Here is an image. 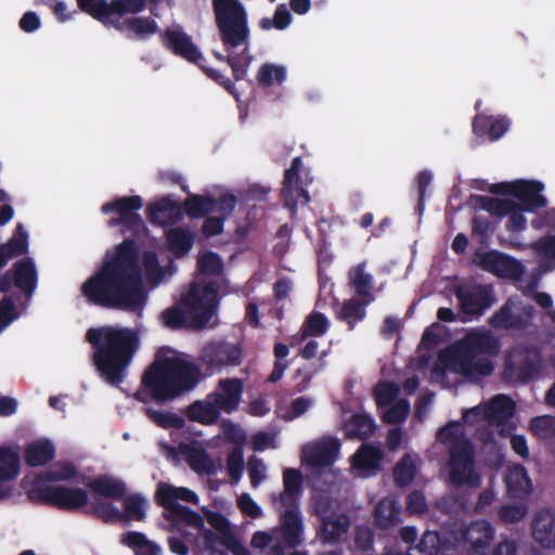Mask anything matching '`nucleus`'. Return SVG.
<instances>
[{
	"label": "nucleus",
	"instance_id": "1",
	"mask_svg": "<svg viewBox=\"0 0 555 555\" xmlns=\"http://www.w3.org/2000/svg\"><path fill=\"white\" fill-rule=\"evenodd\" d=\"M82 293L105 307L129 311L141 309L145 295L133 243L124 242L114 254H108L100 272L85 282Z\"/></svg>",
	"mask_w": 555,
	"mask_h": 555
},
{
	"label": "nucleus",
	"instance_id": "2",
	"mask_svg": "<svg viewBox=\"0 0 555 555\" xmlns=\"http://www.w3.org/2000/svg\"><path fill=\"white\" fill-rule=\"evenodd\" d=\"M87 340L95 346V364L111 384L121 382L138 345L135 333L129 328L104 326L90 328Z\"/></svg>",
	"mask_w": 555,
	"mask_h": 555
},
{
	"label": "nucleus",
	"instance_id": "3",
	"mask_svg": "<svg viewBox=\"0 0 555 555\" xmlns=\"http://www.w3.org/2000/svg\"><path fill=\"white\" fill-rule=\"evenodd\" d=\"M199 371L175 351L158 354L155 363L144 374L143 383L158 400L173 398L195 386Z\"/></svg>",
	"mask_w": 555,
	"mask_h": 555
},
{
	"label": "nucleus",
	"instance_id": "4",
	"mask_svg": "<svg viewBox=\"0 0 555 555\" xmlns=\"http://www.w3.org/2000/svg\"><path fill=\"white\" fill-rule=\"evenodd\" d=\"M217 307L215 284L196 281L176 308L163 313L164 323L177 328L184 324L203 327L209 322Z\"/></svg>",
	"mask_w": 555,
	"mask_h": 555
},
{
	"label": "nucleus",
	"instance_id": "5",
	"mask_svg": "<svg viewBox=\"0 0 555 555\" xmlns=\"http://www.w3.org/2000/svg\"><path fill=\"white\" fill-rule=\"evenodd\" d=\"M155 498L157 503L164 507V516L175 526L184 524L193 528H203V517L181 504V502L197 504L198 496L194 491L185 487L159 482Z\"/></svg>",
	"mask_w": 555,
	"mask_h": 555
},
{
	"label": "nucleus",
	"instance_id": "6",
	"mask_svg": "<svg viewBox=\"0 0 555 555\" xmlns=\"http://www.w3.org/2000/svg\"><path fill=\"white\" fill-rule=\"evenodd\" d=\"M204 514L208 524L217 531V533H214L205 528V524L203 528H196L199 538L203 540L204 548L209 555H227L228 551L233 555H250L225 516L209 509H205Z\"/></svg>",
	"mask_w": 555,
	"mask_h": 555
},
{
	"label": "nucleus",
	"instance_id": "7",
	"mask_svg": "<svg viewBox=\"0 0 555 555\" xmlns=\"http://www.w3.org/2000/svg\"><path fill=\"white\" fill-rule=\"evenodd\" d=\"M216 21L225 47L246 46L248 28L246 13L238 0H212Z\"/></svg>",
	"mask_w": 555,
	"mask_h": 555
},
{
	"label": "nucleus",
	"instance_id": "8",
	"mask_svg": "<svg viewBox=\"0 0 555 555\" xmlns=\"http://www.w3.org/2000/svg\"><path fill=\"white\" fill-rule=\"evenodd\" d=\"M448 468V479L453 487H480L481 477L476 470L475 448L470 440H461L449 447Z\"/></svg>",
	"mask_w": 555,
	"mask_h": 555
},
{
	"label": "nucleus",
	"instance_id": "9",
	"mask_svg": "<svg viewBox=\"0 0 555 555\" xmlns=\"http://www.w3.org/2000/svg\"><path fill=\"white\" fill-rule=\"evenodd\" d=\"M542 369V356L534 347H517L505 359L503 378L505 382L527 384L537 377Z\"/></svg>",
	"mask_w": 555,
	"mask_h": 555
},
{
	"label": "nucleus",
	"instance_id": "10",
	"mask_svg": "<svg viewBox=\"0 0 555 555\" xmlns=\"http://www.w3.org/2000/svg\"><path fill=\"white\" fill-rule=\"evenodd\" d=\"M461 310L466 315L480 317L495 301L491 284H463L455 291Z\"/></svg>",
	"mask_w": 555,
	"mask_h": 555
},
{
	"label": "nucleus",
	"instance_id": "11",
	"mask_svg": "<svg viewBox=\"0 0 555 555\" xmlns=\"http://www.w3.org/2000/svg\"><path fill=\"white\" fill-rule=\"evenodd\" d=\"M474 261L482 270L504 279L517 280L524 273V267L516 258L495 249L477 251Z\"/></svg>",
	"mask_w": 555,
	"mask_h": 555
},
{
	"label": "nucleus",
	"instance_id": "12",
	"mask_svg": "<svg viewBox=\"0 0 555 555\" xmlns=\"http://www.w3.org/2000/svg\"><path fill=\"white\" fill-rule=\"evenodd\" d=\"M208 442L190 440L181 442L178 453L189 467L198 475H214L220 468V461H215L207 451Z\"/></svg>",
	"mask_w": 555,
	"mask_h": 555
},
{
	"label": "nucleus",
	"instance_id": "13",
	"mask_svg": "<svg viewBox=\"0 0 555 555\" xmlns=\"http://www.w3.org/2000/svg\"><path fill=\"white\" fill-rule=\"evenodd\" d=\"M302 160L300 156L292 160V165L285 170L281 194L284 197V206L295 216L298 204L305 205L310 201L308 191L304 188L300 171Z\"/></svg>",
	"mask_w": 555,
	"mask_h": 555
},
{
	"label": "nucleus",
	"instance_id": "14",
	"mask_svg": "<svg viewBox=\"0 0 555 555\" xmlns=\"http://www.w3.org/2000/svg\"><path fill=\"white\" fill-rule=\"evenodd\" d=\"M516 411L515 401L506 395H496L483 409V418L499 428L502 436L509 435L515 425L511 422Z\"/></svg>",
	"mask_w": 555,
	"mask_h": 555
},
{
	"label": "nucleus",
	"instance_id": "15",
	"mask_svg": "<svg viewBox=\"0 0 555 555\" xmlns=\"http://www.w3.org/2000/svg\"><path fill=\"white\" fill-rule=\"evenodd\" d=\"M499 351L500 343L493 335L488 332H473L459 344L455 359L493 357Z\"/></svg>",
	"mask_w": 555,
	"mask_h": 555
},
{
	"label": "nucleus",
	"instance_id": "16",
	"mask_svg": "<svg viewBox=\"0 0 555 555\" xmlns=\"http://www.w3.org/2000/svg\"><path fill=\"white\" fill-rule=\"evenodd\" d=\"M340 450V442L336 438H328L306 446L301 451V461L311 468H326L334 464Z\"/></svg>",
	"mask_w": 555,
	"mask_h": 555
},
{
	"label": "nucleus",
	"instance_id": "17",
	"mask_svg": "<svg viewBox=\"0 0 555 555\" xmlns=\"http://www.w3.org/2000/svg\"><path fill=\"white\" fill-rule=\"evenodd\" d=\"M42 498L48 503L56 505L63 509H78L87 505L88 493L80 488L52 486L42 491Z\"/></svg>",
	"mask_w": 555,
	"mask_h": 555
},
{
	"label": "nucleus",
	"instance_id": "18",
	"mask_svg": "<svg viewBox=\"0 0 555 555\" xmlns=\"http://www.w3.org/2000/svg\"><path fill=\"white\" fill-rule=\"evenodd\" d=\"M236 204L233 195L224 194L219 199L203 196H191L185 202V211L193 218H198L208 212H220L227 216L232 212Z\"/></svg>",
	"mask_w": 555,
	"mask_h": 555
},
{
	"label": "nucleus",
	"instance_id": "19",
	"mask_svg": "<svg viewBox=\"0 0 555 555\" xmlns=\"http://www.w3.org/2000/svg\"><path fill=\"white\" fill-rule=\"evenodd\" d=\"M142 207V199L139 196L122 197L113 203H106L102 206L104 214L117 211L118 219H112L109 225L124 224L127 228H137L141 225V219L137 211Z\"/></svg>",
	"mask_w": 555,
	"mask_h": 555
},
{
	"label": "nucleus",
	"instance_id": "20",
	"mask_svg": "<svg viewBox=\"0 0 555 555\" xmlns=\"http://www.w3.org/2000/svg\"><path fill=\"white\" fill-rule=\"evenodd\" d=\"M243 391V385L237 378L221 379L215 391L209 397L215 401L219 411L232 413L238 406Z\"/></svg>",
	"mask_w": 555,
	"mask_h": 555
},
{
	"label": "nucleus",
	"instance_id": "21",
	"mask_svg": "<svg viewBox=\"0 0 555 555\" xmlns=\"http://www.w3.org/2000/svg\"><path fill=\"white\" fill-rule=\"evenodd\" d=\"M544 184L537 180H516L514 197L525 211L533 212L546 206V198L541 195Z\"/></svg>",
	"mask_w": 555,
	"mask_h": 555
},
{
	"label": "nucleus",
	"instance_id": "22",
	"mask_svg": "<svg viewBox=\"0 0 555 555\" xmlns=\"http://www.w3.org/2000/svg\"><path fill=\"white\" fill-rule=\"evenodd\" d=\"M280 535L289 547H297L304 542V524L297 506H292L280 515Z\"/></svg>",
	"mask_w": 555,
	"mask_h": 555
},
{
	"label": "nucleus",
	"instance_id": "23",
	"mask_svg": "<svg viewBox=\"0 0 555 555\" xmlns=\"http://www.w3.org/2000/svg\"><path fill=\"white\" fill-rule=\"evenodd\" d=\"M165 44L173 53L190 62L199 64V61L203 59L201 52L192 42L191 37L180 27H172L165 33Z\"/></svg>",
	"mask_w": 555,
	"mask_h": 555
},
{
	"label": "nucleus",
	"instance_id": "24",
	"mask_svg": "<svg viewBox=\"0 0 555 555\" xmlns=\"http://www.w3.org/2000/svg\"><path fill=\"white\" fill-rule=\"evenodd\" d=\"M532 538L544 548H555V512L542 509L535 514Z\"/></svg>",
	"mask_w": 555,
	"mask_h": 555
},
{
	"label": "nucleus",
	"instance_id": "25",
	"mask_svg": "<svg viewBox=\"0 0 555 555\" xmlns=\"http://www.w3.org/2000/svg\"><path fill=\"white\" fill-rule=\"evenodd\" d=\"M204 361L210 366L236 365L241 360V350L230 344H210L203 351Z\"/></svg>",
	"mask_w": 555,
	"mask_h": 555
},
{
	"label": "nucleus",
	"instance_id": "26",
	"mask_svg": "<svg viewBox=\"0 0 555 555\" xmlns=\"http://www.w3.org/2000/svg\"><path fill=\"white\" fill-rule=\"evenodd\" d=\"M401 522V506L391 496L382 499L374 508V524L377 528L387 530Z\"/></svg>",
	"mask_w": 555,
	"mask_h": 555
},
{
	"label": "nucleus",
	"instance_id": "27",
	"mask_svg": "<svg viewBox=\"0 0 555 555\" xmlns=\"http://www.w3.org/2000/svg\"><path fill=\"white\" fill-rule=\"evenodd\" d=\"M505 483L508 495L513 499H524L532 491L531 480L522 465H515L508 468Z\"/></svg>",
	"mask_w": 555,
	"mask_h": 555
},
{
	"label": "nucleus",
	"instance_id": "28",
	"mask_svg": "<svg viewBox=\"0 0 555 555\" xmlns=\"http://www.w3.org/2000/svg\"><path fill=\"white\" fill-rule=\"evenodd\" d=\"M493 537L494 530L486 520L470 524L464 533V540L470 544L472 551L478 555L483 554Z\"/></svg>",
	"mask_w": 555,
	"mask_h": 555
},
{
	"label": "nucleus",
	"instance_id": "29",
	"mask_svg": "<svg viewBox=\"0 0 555 555\" xmlns=\"http://www.w3.org/2000/svg\"><path fill=\"white\" fill-rule=\"evenodd\" d=\"M185 414L190 421L202 425H211L220 416V411L215 401L207 395L203 400H196L185 409Z\"/></svg>",
	"mask_w": 555,
	"mask_h": 555
},
{
	"label": "nucleus",
	"instance_id": "30",
	"mask_svg": "<svg viewBox=\"0 0 555 555\" xmlns=\"http://www.w3.org/2000/svg\"><path fill=\"white\" fill-rule=\"evenodd\" d=\"M456 371L468 379H478L489 376L494 371L493 362L489 357L455 359Z\"/></svg>",
	"mask_w": 555,
	"mask_h": 555
},
{
	"label": "nucleus",
	"instance_id": "31",
	"mask_svg": "<svg viewBox=\"0 0 555 555\" xmlns=\"http://www.w3.org/2000/svg\"><path fill=\"white\" fill-rule=\"evenodd\" d=\"M349 526V518L344 514L322 517L318 537L323 543H336L343 534L347 533Z\"/></svg>",
	"mask_w": 555,
	"mask_h": 555
},
{
	"label": "nucleus",
	"instance_id": "32",
	"mask_svg": "<svg viewBox=\"0 0 555 555\" xmlns=\"http://www.w3.org/2000/svg\"><path fill=\"white\" fill-rule=\"evenodd\" d=\"M79 8L102 21L103 23H113L111 16L114 14L121 15L125 11L120 1H112L106 3L104 0H77Z\"/></svg>",
	"mask_w": 555,
	"mask_h": 555
},
{
	"label": "nucleus",
	"instance_id": "33",
	"mask_svg": "<svg viewBox=\"0 0 555 555\" xmlns=\"http://www.w3.org/2000/svg\"><path fill=\"white\" fill-rule=\"evenodd\" d=\"M349 283L354 289L356 294L370 304L373 300V276L365 272V262H361L349 270Z\"/></svg>",
	"mask_w": 555,
	"mask_h": 555
},
{
	"label": "nucleus",
	"instance_id": "34",
	"mask_svg": "<svg viewBox=\"0 0 555 555\" xmlns=\"http://www.w3.org/2000/svg\"><path fill=\"white\" fill-rule=\"evenodd\" d=\"M14 284L28 297L31 296L37 285V272L31 260L23 259L15 263Z\"/></svg>",
	"mask_w": 555,
	"mask_h": 555
},
{
	"label": "nucleus",
	"instance_id": "35",
	"mask_svg": "<svg viewBox=\"0 0 555 555\" xmlns=\"http://www.w3.org/2000/svg\"><path fill=\"white\" fill-rule=\"evenodd\" d=\"M375 431L374 420L366 414H354L345 423V433L347 438L365 440Z\"/></svg>",
	"mask_w": 555,
	"mask_h": 555
},
{
	"label": "nucleus",
	"instance_id": "36",
	"mask_svg": "<svg viewBox=\"0 0 555 555\" xmlns=\"http://www.w3.org/2000/svg\"><path fill=\"white\" fill-rule=\"evenodd\" d=\"M383 459L382 451L372 444H362L352 455L351 464L359 470L378 469Z\"/></svg>",
	"mask_w": 555,
	"mask_h": 555
},
{
	"label": "nucleus",
	"instance_id": "37",
	"mask_svg": "<svg viewBox=\"0 0 555 555\" xmlns=\"http://www.w3.org/2000/svg\"><path fill=\"white\" fill-rule=\"evenodd\" d=\"M54 446L47 439L36 440L25 449V461L30 466H41L54 456Z\"/></svg>",
	"mask_w": 555,
	"mask_h": 555
},
{
	"label": "nucleus",
	"instance_id": "38",
	"mask_svg": "<svg viewBox=\"0 0 555 555\" xmlns=\"http://www.w3.org/2000/svg\"><path fill=\"white\" fill-rule=\"evenodd\" d=\"M120 541L132 548L135 555H163V547L143 533L130 531L125 533Z\"/></svg>",
	"mask_w": 555,
	"mask_h": 555
},
{
	"label": "nucleus",
	"instance_id": "39",
	"mask_svg": "<svg viewBox=\"0 0 555 555\" xmlns=\"http://www.w3.org/2000/svg\"><path fill=\"white\" fill-rule=\"evenodd\" d=\"M89 487L93 492L113 500L120 499L126 492L125 483L112 476L98 477L89 483Z\"/></svg>",
	"mask_w": 555,
	"mask_h": 555
},
{
	"label": "nucleus",
	"instance_id": "40",
	"mask_svg": "<svg viewBox=\"0 0 555 555\" xmlns=\"http://www.w3.org/2000/svg\"><path fill=\"white\" fill-rule=\"evenodd\" d=\"M284 491L280 493V503L286 505L294 504L297 496L301 493L302 475L298 469L286 468L283 473Z\"/></svg>",
	"mask_w": 555,
	"mask_h": 555
},
{
	"label": "nucleus",
	"instance_id": "41",
	"mask_svg": "<svg viewBox=\"0 0 555 555\" xmlns=\"http://www.w3.org/2000/svg\"><path fill=\"white\" fill-rule=\"evenodd\" d=\"M366 305L367 304H365V300L361 302L356 298L348 299L343 304L340 310L337 313V318L340 321L347 323L348 328L352 331L357 323L364 320L366 315Z\"/></svg>",
	"mask_w": 555,
	"mask_h": 555
},
{
	"label": "nucleus",
	"instance_id": "42",
	"mask_svg": "<svg viewBox=\"0 0 555 555\" xmlns=\"http://www.w3.org/2000/svg\"><path fill=\"white\" fill-rule=\"evenodd\" d=\"M20 455L11 448L0 447V482L15 479L20 473Z\"/></svg>",
	"mask_w": 555,
	"mask_h": 555
},
{
	"label": "nucleus",
	"instance_id": "43",
	"mask_svg": "<svg viewBox=\"0 0 555 555\" xmlns=\"http://www.w3.org/2000/svg\"><path fill=\"white\" fill-rule=\"evenodd\" d=\"M27 245V233L23 225L18 224L13 237L0 247V268L4 267L9 259L25 253Z\"/></svg>",
	"mask_w": 555,
	"mask_h": 555
},
{
	"label": "nucleus",
	"instance_id": "44",
	"mask_svg": "<svg viewBox=\"0 0 555 555\" xmlns=\"http://www.w3.org/2000/svg\"><path fill=\"white\" fill-rule=\"evenodd\" d=\"M328 328L330 321L325 314L319 311H312L301 325V339H306L308 337H321L328 331Z\"/></svg>",
	"mask_w": 555,
	"mask_h": 555
},
{
	"label": "nucleus",
	"instance_id": "45",
	"mask_svg": "<svg viewBox=\"0 0 555 555\" xmlns=\"http://www.w3.org/2000/svg\"><path fill=\"white\" fill-rule=\"evenodd\" d=\"M250 546L259 555H278V533L270 531H256L250 539Z\"/></svg>",
	"mask_w": 555,
	"mask_h": 555
},
{
	"label": "nucleus",
	"instance_id": "46",
	"mask_svg": "<svg viewBox=\"0 0 555 555\" xmlns=\"http://www.w3.org/2000/svg\"><path fill=\"white\" fill-rule=\"evenodd\" d=\"M178 206L169 198L160 201L149 206V215L153 222L165 224L175 220L178 215Z\"/></svg>",
	"mask_w": 555,
	"mask_h": 555
},
{
	"label": "nucleus",
	"instance_id": "47",
	"mask_svg": "<svg viewBox=\"0 0 555 555\" xmlns=\"http://www.w3.org/2000/svg\"><path fill=\"white\" fill-rule=\"evenodd\" d=\"M490 325L495 330H511L521 327V318L515 315L509 306H502L490 319Z\"/></svg>",
	"mask_w": 555,
	"mask_h": 555
},
{
	"label": "nucleus",
	"instance_id": "48",
	"mask_svg": "<svg viewBox=\"0 0 555 555\" xmlns=\"http://www.w3.org/2000/svg\"><path fill=\"white\" fill-rule=\"evenodd\" d=\"M440 542L437 531H426L416 545L408 546V551L413 552L414 555H438Z\"/></svg>",
	"mask_w": 555,
	"mask_h": 555
},
{
	"label": "nucleus",
	"instance_id": "49",
	"mask_svg": "<svg viewBox=\"0 0 555 555\" xmlns=\"http://www.w3.org/2000/svg\"><path fill=\"white\" fill-rule=\"evenodd\" d=\"M168 245L177 256L185 255L193 244V237L186 230L172 229L167 234Z\"/></svg>",
	"mask_w": 555,
	"mask_h": 555
},
{
	"label": "nucleus",
	"instance_id": "50",
	"mask_svg": "<svg viewBox=\"0 0 555 555\" xmlns=\"http://www.w3.org/2000/svg\"><path fill=\"white\" fill-rule=\"evenodd\" d=\"M125 512L122 522L141 521L145 517L146 501L139 495H129L124 500Z\"/></svg>",
	"mask_w": 555,
	"mask_h": 555
},
{
	"label": "nucleus",
	"instance_id": "51",
	"mask_svg": "<svg viewBox=\"0 0 555 555\" xmlns=\"http://www.w3.org/2000/svg\"><path fill=\"white\" fill-rule=\"evenodd\" d=\"M416 467L409 455H404L395 466L393 477L398 486H408L414 479Z\"/></svg>",
	"mask_w": 555,
	"mask_h": 555
},
{
	"label": "nucleus",
	"instance_id": "52",
	"mask_svg": "<svg viewBox=\"0 0 555 555\" xmlns=\"http://www.w3.org/2000/svg\"><path fill=\"white\" fill-rule=\"evenodd\" d=\"M530 430L541 439L555 437V417L551 415L533 417L530 421Z\"/></svg>",
	"mask_w": 555,
	"mask_h": 555
},
{
	"label": "nucleus",
	"instance_id": "53",
	"mask_svg": "<svg viewBox=\"0 0 555 555\" xmlns=\"http://www.w3.org/2000/svg\"><path fill=\"white\" fill-rule=\"evenodd\" d=\"M437 440L441 443L456 444L461 440H469L465 437L462 425L457 421H451L437 433Z\"/></svg>",
	"mask_w": 555,
	"mask_h": 555
},
{
	"label": "nucleus",
	"instance_id": "54",
	"mask_svg": "<svg viewBox=\"0 0 555 555\" xmlns=\"http://www.w3.org/2000/svg\"><path fill=\"white\" fill-rule=\"evenodd\" d=\"M227 469L232 483L236 485L242 479L244 472V453L241 447L234 448L228 455Z\"/></svg>",
	"mask_w": 555,
	"mask_h": 555
},
{
	"label": "nucleus",
	"instance_id": "55",
	"mask_svg": "<svg viewBox=\"0 0 555 555\" xmlns=\"http://www.w3.org/2000/svg\"><path fill=\"white\" fill-rule=\"evenodd\" d=\"M399 395V387L395 383H379L374 388L375 401L378 406L390 405Z\"/></svg>",
	"mask_w": 555,
	"mask_h": 555
},
{
	"label": "nucleus",
	"instance_id": "56",
	"mask_svg": "<svg viewBox=\"0 0 555 555\" xmlns=\"http://www.w3.org/2000/svg\"><path fill=\"white\" fill-rule=\"evenodd\" d=\"M93 512L98 517L106 522H117L124 520V513L112 503L105 501H96L92 505Z\"/></svg>",
	"mask_w": 555,
	"mask_h": 555
},
{
	"label": "nucleus",
	"instance_id": "57",
	"mask_svg": "<svg viewBox=\"0 0 555 555\" xmlns=\"http://www.w3.org/2000/svg\"><path fill=\"white\" fill-rule=\"evenodd\" d=\"M124 25L138 37L147 36L157 30L156 23L150 18L132 17L127 20Z\"/></svg>",
	"mask_w": 555,
	"mask_h": 555
},
{
	"label": "nucleus",
	"instance_id": "58",
	"mask_svg": "<svg viewBox=\"0 0 555 555\" xmlns=\"http://www.w3.org/2000/svg\"><path fill=\"white\" fill-rule=\"evenodd\" d=\"M198 269L205 274H219L222 271L221 259L214 253L205 251L198 256Z\"/></svg>",
	"mask_w": 555,
	"mask_h": 555
},
{
	"label": "nucleus",
	"instance_id": "59",
	"mask_svg": "<svg viewBox=\"0 0 555 555\" xmlns=\"http://www.w3.org/2000/svg\"><path fill=\"white\" fill-rule=\"evenodd\" d=\"M410 412V405L406 400H400L391 405L383 415V421L388 424H399L403 422Z\"/></svg>",
	"mask_w": 555,
	"mask_h": 555
},
{
	"label": "nucleus",
	"instance_id": "60",
	"mask_svg": "<svg viewBox=\"0 0 555 555\" xmlns=\"http://www.w3.org/2000/svg\"><path fill=\"white\" fill-rule=\"evenodd\" d=\"M236 505L238 509L250 518H259L262 515L261 507L248 493H240L236 495Z\"/></svg>",
	"mask_w": 555,
	"mask_h": 555
},
{
	"label": "nucleus",
	"instance_id": "61",
	"mask_svg": "<svg viewBox=\"0 0 555 555\" xmlns=\"http://www.w3.org/2000/svg\"><path fill=\"white\" fill-rule=\"evenodd\" d=\"M257 83L261 88L273 87L278 80V66L273 63H266L260 66L257 73Z\"/></svg>",
	"mask_w": 555,
	"mask_h": 555
},
{
	"label": "nucleus",
	"instance_id": "62",
	"mask_svg": "<svg viewBox=\"0 0 555 555\" xmlns=\"http://www.w3.org/2000/svg\"><path fill=\"white\" fill-rule=\"evenodd\" d=\"M526 515V508L521 505H503L499 509V517L505 524H516Z\"/></svg>",
	"mask_w": 555,
	"mask_h": 555
},
{
	"label": "nucleus",
	"instance_id": "63",
	"mask_svg": "<svg viewBox=\"0 0 555 555\" xmlns=\"http://www.w3.org/2000/svg\"><path fill=\"white\" fill-rule=\"evenodd\" d=\"M535 253L545 259H555V235H545L533 244Z\"/></svg>",
	"mask_w": 555,
	"mask_h": 555
},
{
	"label": "nucleus",
	"instance_id": "64",
	"mask_svg": "<svg viewBox=\"0 0 555 555\" xmlns=\"http://www.w3.org/2000/svg\"><path fill=\"white\" fill-rule=\"evenodd\" d=\"M311 405V401L308 398L299 397L293 400L288 410L283 415L285 421H292L296 417L301 416L304 413L308 411Z\"/></svg>",
	"mask_w": 555,
	"mask_h": 555
}]
</instances>
